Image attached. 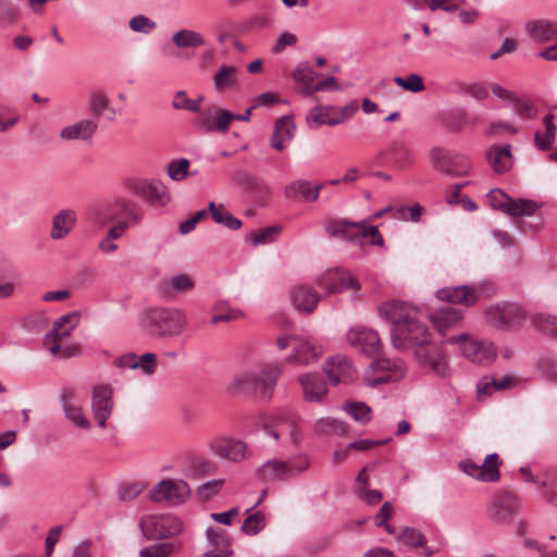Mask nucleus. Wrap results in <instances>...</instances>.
Instances as JSON below:
<instances>
[{
	"mask_svg": "<svg viewBox=\"0 0 557 557\" xmlns=\"http://www.w3.org/2000/svg\"><path fill=\"white\" fill-rule=\"evenodd\" d=\"M525 29L539 42H547L557 36V23L547 20L529 22Z\"/></svg>",
	"mask_w": 557,
	"mask_h": 557,
	"instance_id": "72a5a7b5",
	"label": "nucleus"
},
{
	"mask_svg": "<svg viewBox=\"0 0 557 557\" xmlns=\"http://www.w3.org/2000/svg\"><path fill=\"white\" fill-rule=\"evenodd\" d=\"M140 529L148 540L166 539L180 534L183 523L172 515H148L141 518Z\"/></svg>",
	"mask_w": 557,
	"mask_h": 557,
	"instance_id": "9d476101",
	"label": "nucleus"
},
{
	"mask_svg": "<svg viewBox=\"0 0 557 557\" xmlns=\"http://www.w3.org/2000/svg\"><path fill=\"white\" fill-rule=\"evenodd\" d=\"M208 210L216 224L236 231L243 225L242 221L235 218L223 205H216L214 201L208 203Z\"/></svg>",
	"mask_w": 557,
	"mask_h": 557,
	"instance_id": "f704fd0d",
	"label": "nucleus"
},
{
	"mask_svg": "<svg viewBox=\"0 0 557 557\" xmlns=\"http://www.w3.org/2000/svg\"><path fill=\"white\" fill-rule=\"evenodd\" d=\"M333 110V108H329V107H315L313 108L309 115H308V120L312 123H314L315 125H322V124H327V125H338L341 123H343L345 121V116L344 117H335V116H331V111Z\"/></svg>",
	"mask_w": 557,
	"mask_h": 557,
	"instance_id": "c03bdc74",
	"label": "nucleus"
},
{
	"mask_svg": "<svg viewBox=\"0 0 557 557\" xmlns=\"http://www.w3.org/2000/svg\"><path fill=\"white\" fill-rule=\"evenodd\" d=\"M389 151L392 161L398 169H406L414 162L413 151L403 144H393Z\"/></svg>",
	"mask_w": 557,
	"mask_h": 557,
	"instance_id": "37998d69",
	"label": "nucleus"
},
{
	"mask_svg": "<svg viewBox=\"0 0 557 557\" xmlns=\"http://www.w3.org/2000/svg\"><path fill=\"white\" fill-rule=\"evenodd\" d=\"M283 370L284 364L280 362L267 363L258 371L240 369L225 384V393L231 397L258 396L271 399Z\"/></svg>",
	"mask_w": 557,
	"mask_h": 557,
	"instance_id": "7ed1b4c3",
	"label": "nucleus"
},
{
	"mask_svg": "<svg viewBox=\"0 0 557 557\" xmlns=\"http://www.w3.org/2000/svg\"><path fill=\"white\" fill-rule=\"evenodd\" d=\"M446 343L460 344L463 357L480 366L491 364L497 356V348L493 343L471 338L465 333L448 337Z\"/></svg>",
	"mask_w": 557,
	"mask_h": 557,
	"instance_id": "6e6552de",
	"label": "nucleus"
},
{
	"mask_svg": "<svg viewBox=\"0 0 557 557\" xmlns=\"http://www.w3.org/2000/svg\"><path fill=\"white\" fill-rule=\"evenodd\" d=\"M502 460L496 453L487 455L480 466L482 468V482H497L500 479L499 467Z\"/></svg>",
	"mask_w": 557,
	"mask_h": 557,
	"instance_id": "ea45409f",
	"label": "nucleus"
},
{
	"mask_svg": "<svg viewBox=\"0 0 557 557\" xmlns=\"http://www.w3.org/2000/svg\"><path fill=\"white\" fill-rule=\"evenodd\" d=\"M114 408L113 388L110 384H99L91 392V411L97 424L106 429L107 420Z\"/></svg>",
	"mask_w": 557,
	"mask_h": 557,
	"instance_id": "f3484780",
	"label": "nucleus"
},
{
	"mask_svg": "<svg viewBox=\"0 0 557 557\" xmlns=\"http://www.w3.org/2000/svg\"><path fill=\"white\" fill-rule=\"evenodd\" d=\"M265 527V517L261 511L248 515L242 524V531L247 535H257Z\"/></svg>",
	"mask_w": 557,
	"mask_h": 557,
	"instance_id": "09e8293b",
	"label": "nucleus"
},
{
	"mask_svg": "<svg viewBox=\"0 0 557 557\" xmlns=\"http://www.w3.org/2000/svg\"><path fill=\"white\" fill-rule=\"evenodd\" d=\"M288 429L289 441L297 445L301 441V428L297 414L289 409H282L277 411L272 418V424L264 425V431L274 440L282 436V429Z\"/></svg>",
	"mask_w": 557,
	"mask_h": 557,
	"instance_id": "2eb2a0df",
	"label": "nucleus"
},
{
	"mask_svg": "<svg viewBox=\"0 0 557 557\" xmlns=\"http://www.w3.org/2000/svg\"><path fill=\"white\" fill-rule=\"evenodd\" d=\"M206 537L210 545L221 548H230L231 539L228 534L219 528H208Z\"/></svg>",
	"mask_w": 557,
	"mask_h": 557,
	"instance_id": "13d9d810",
	"label": "nucleus"
},
{
	"mask_svg": "<svg viewBox=\"0 0 557 557\" xmlns=\"http://www.w3.org/2000/svg\"><path fill=\"white\" fill-rule=\"evenodd\" d=\"M189 165V160L186 158L172 160L168 164V174L173 181L180 182L187 176Z\"/></svg>",
	"mask_w": 557,
	"mask_h": 557,
	"instance_id": "4d7b16f0",
	"label": "nucleus"
},
{
	"mask_svg": "<svg viewBox=\"0 0 557 557\" xmlns=\"http://www.w3.org/2000/svg\"><path fill=\"white\" fill-rule=\"evenodd\" d=\"M487 160L496 173H505L512 165V154L510 145H493L486 151Z\"/></svg>",
	"mask_w": 557,
	"mask_h": 557,
	"instance_id": "c85d7f7f",
	"label": "nucleus"
},
{
	"mask_svg": "<svg viewBox=\"0 0 557 557\" xmlns=\"http://www.w3.org/2000/svg\"><path fill=\"white\" fill-rule=\"evenodd\" d=\"M145 488V483H132L120 488L119 497L121 500H132L139 496Z\"/></svg>",
	"mask_w": 557,
	"mask_h": 557,
	"instance_id": "338daca9",
	"label": "nucleus"
},
{
	"mask_svg": "<svg viewBox=\"0 0 557 557\" xmlns=\"http://www.w3.org/2000/svg\"><path fill=\"white\" fill-rule=\"evenodd\" d=\"M302 387L304 398L307 401L321 403L327 394V384L319 373H306L298 377Z\"/></svg>",
	"mask_w": 557,
	"mask_h": 557,
	"instance_id": "b1692460",
	"label": "nucleus"
},
{
	"mask_svg": "<svg viewBox=\"0 0 557 557\" xmlns=\"http://www.w3.org/2000/svg\"><path fill=\"white\" fill-rule=\"evenodd\" d=\"M141 327L153 338H171L181 335L187 324L185 314L172 308H149L141 318Z\"/></svg>",
	"mask_w": 557,
	"mask_h": 557,
	"instance_id": "20e7f679",
	"label": "nucleus"
},
{
	"mask_svg": "<svg viewBox=\"0 0 557 557\" xmlns=\"http://www.w3.org/2000/svg\"><path fill=\"white\" fill-rule=\"evenodd\" d=\"M433 168L450 176H463L469 174L471 161L465 154H451L442 148H433L431 151Z\"/></svg>",
	"mask_w": 557,
	"mask_h": 557,
	"instance_id": "4468645a",
	"label": "nucleus"
},
{
	"mask_svg": "<svg viewBox=\"0 0 557 557\" xmlns=\"http://www.w3.org/2000/svg\"><path fill=\"white\" fill-rule=\"evenodd\" d=\"M405 363L400 359L380 357L374 359L364 375V382L370 387H376L387 382H397L405 376Z\"/></svg>",
	"mask_w": 557,
	"mask_h": 557,
	"instance_id": "1a4fd4ad",
	"label": "nucleus"
},
{
	"mask_svg": "<svg viewBox=\"0 0 557 557\" xmlns=\"http://www.w3.org/2000/svg\"><path fill=\"white\" fill-rule=\"evenodd\" d=\"M513 383V377L505 375L500 379L484 376L476 386L479 394H491L493 391H503Z\"/></svg>",
	"mask_w": 557,
	"mask_h": 557,
	"instance_id": "79ce46f5",
	"label": "nucleus"
},
{
	"mask_svg": "<svg viewBox=\"0 0 557 557\" xmlns=\"http://www.w3.org/2000/svg\"><path fill=\"white\" fill-rule=\"evenodd\" d=\"M281 231L282 228L278 225L268 226L250 234L248 240L252 246L268 245L277 239Z\"/></svg>",
	"mask_w": 557,
	"mask_h": 557,
	"instance_id": "a18cd8bd",
	"label": "nucleus"
},
{
	"mask_svg": "<svg viewBox=\"0 0 557 557\" xmlns=\"http://www.w3.org/2000/svg\"><path fill=\"white\" fill-rule=\"evenodd\" d=\"M166 284L176 292H186L191 289L194 286L191 278L186 274H178L172 276L171 278H169Z\"/></svg>",
	"mask_w": 557,
	"mask_h": 557,
	"instance_id": "774afa93",
	"label": "nucleus"
},
{
	"mask_svg": "<svg viewBox=\"0 0 557 557\" xmlns=\"http://www.w3.org/2000/svg\"><path fill=\"white\" fill-rule=\"evenodd\" d=\"M347 342L356 350L373 356L380 351L381 339L376 331L364 326H356L347 332Z\"/></svg>",
	"mask_w": 557,
	"mask_h": 557,
	"instance_id": "412c9836",
	"label": "nucleus"
},
{
	"mask_svg": "<svg viewBox=\"0 0 557 557\" xmlns=\"http://www.w3.org/2000/svg\"><path fill=\"white\" fill-rule=\"evenodd\" d=\"M397 539L403 544L412 548L424 547L426 543V537L420 531L410 527L404 528Z\"/></svg>",
	"mask_w": 557,
	"mask_h": 557,
	"instance_id": "de8ad7c7",
	"label": "nucleus"
},
{
	"mask_svg": "<svg viewBox=\"0 0 557 557\" xmlns=\"http://www.w3.org/2000/svg\"><path fill=\"white\" fill-rule=\"evenodd\" d=\"M397 86L411 92H420L424 90L423 78L419 74H409L406 77L397 76L394 78Z\"/></svg>",
	"mask_w": 557,
	"mask_h": 557,
	"instance_id": "864d4df0",
	"label": "nucleus"
},
{
	"mask_svg": "<svg viewBox=\"0 0 557 557\" xmlns=\"http://www.w3.org/2000/svg\"><path fill=\"white\" fill-rule=\"evenodd\" d=\"M214 455L232 462H240L248 456V447L245 442L228 437L216 438L211 443Z\"/></svg>",
	"mask_w": 557,
	"mask_h": 557,
	"instance_id": "4be33fe9",
	"label": "nucleus"
},
{
	"mask_svg": "<svg viewBox=\"0 0 557 557\" xmlns=\"http://www.w3.org/2000/svg\"><path fill=\"white\" fill-rule=\"evenodd\" d=\"M310 460L306 455H297L288 460L270 459L259 469L258 475L264 482L287 481L308 470Z\"/></svg>",
	"mask_w": 557,
	"mask_h": 557,
	"instance_id": "423d86ee",
	"label": "nucleus"
},
{
	"mask_svg": "<svg viewBox=\"0 0 557 557\" xmlns=\"http://www.w3.org/2000/svg\"><path fill=\"white\" fill-rule=\"evenodd\" d=\"M131 191L140 196L151 206L164 207L170 201L166 186L157 181L134 180L128 183Z\"/></svg>",
	"mask_w": 557,
	"mask_h": 557,
	"instance_id": "aec40b11",
	"label": "nucleus"
},
{
	"mask_svg": "<svg viewBox=\"0 0 557 557\" xmlns=\"http://www.w3.org/2000/svg\"><path fill=\"white\" fill-rule=\"evenodd\" d=\"M293 352L285 359L287 363L308 366L317 361L322 355V348L309 337L293 335Z\"/></svg>",
	"mask_w": 557,
	"mask_h": 557,
	"instance_id": "a211bd4d",
	"label": "nucleus"
},
{
	"mask_svg": "<svg viewBox=\"0 0 557 557\" xmlns=\"http://www.w3.org/2000/svg\"><path fill=\"white\" fill-rule=\"evenodd\" d=\"M541 205L531 199H512L509 198L505 207V213L511 216H531L536 213Z\"/></svg>",
	"mask_w": 557,
	"mask_h": 557,
	"instance_id": "c9c22d12",
	"label": "nucleus"
},
{
	"mask_svg": "<svg viewBox=\"0 0 557 557\" xmlns=\"http://www.w3.org/2000/svg\"><path fill=\"white\" fill-rule=\"evenodd\" d=\"M294 79L300 84H313L319 74L309 65L300 63L294 70Z\"/></svg>",
	"mask_w": 557,
	"mask_h": 557,
	"instance_id": "e2e57ef3",
	"label": "nucleus"
},
{
	"mask_svg": "<svg viewBox=\"0 0 557 557\" xmlns=\"http://www.w3.org/2000/svg\"><path fill=\"white\" fill-rule=\"evenodd\" d=\"M214 88L222 91L233 88L237 84V67L233 65H221L213 77Z\"/></svg>",
	"mask_w": 557,
	"mask_h": 557,
	"instance_id": "58836bf2",
	"label": "nucleus"
},
{
	"mask_svg": "<svg viewBox=\"0 0 557 557\" xmlns=\"http://www.w3.org/2000/svg\"><path fill=\"white\" fill-rule=\"evenodd\" d=\"M325 232L332 237L351 243H360L362 238H370V244L373 246H383L384 244L377 226H369L366 221L330 220L325 223Z\"/></svg>",
	"mask_w": 557,
	"mask_h": 557,
	"instance_id": "39448f33",
	"label": "nucleus"
},
{
	"mask_svg": "<svg viewBox=\"0 0 557 557\" xmlns=\"http://www.w3.org/2000/svg\"><path fill=\"white\" fill-rule=\"evenodd\" d=\"M172 41L174 46L180 49L198 48L206 44V40L200 33L187 28L174 33Z\"/></svg>",
	"mask_w": 557,
	"mask_h": 557,
	"instance_id": "4c0bfd02",
	"label": "nucleus"
},
{
	"mask_svg": "<svg viewBox=\"0 0 557 557\" xmlns=\"http://www.w3.org/2000/svg\"><path fill=\"white\" fill-rule=\"evenodd\" d=\"M78 322L77 312L66 313L53 322L52 329L45 336V346L53 356L61 351L60 342L72 334Z\"/></svg>",
	"mask_w": 557,
	"mask_h": 557,
	"instance_id": "dca6fc26",
	"label": "nucleus"
},
{
	"mask_svg": "<svg viewBox=\"0 0 557 557\" xmlns=\"http://www.w3.org/2000/svg\"><path fill=\"white\" fill-rule=\"evenodd\" d=\"M379 314L392 323V344L397 349H416L431 337L413 306L396 300L386 301L379 307Z\"/></svg>",
	"mask_w": 557,
	"mask_h": 557,
	"instance_id": "f03ea898",
	"label": "nucleus"
},
{
	"mask_svg": "<svg viewBox=\"0 0 557 557\" xmlns=\"http://www.w3.org/2000/svg\"><path fill=\"white\" fill-rule=\"evenodd\" d=\"M114 366L121 369H140L146 375H151L157 369V356L153 352H146L138 357L135 354H126L113 361Z\"/></svg>",
	"mask_w": 557,
	"mask_h": 557,
	"instance_id": "393cba45",
	"label": "nucleus"
},
{
	"mask_svg": "<svg viewBox=\"0 0 557 557\" xmlns=\"http://www.w3.org/2000/svg\"><path fill=\"white\" fill-rule=\"evenodd\" d=\"M324 184H312L306 180H298L285 187V195L287 198H293L296 195H301L304 200L314 202L318 200L320 190Z\"/></svg>",
	"mask_w": 557,
	"mask_h": 557,
	"instance_id": "473e14b6",
	"label": "nucleus"
},
{
	"mask_svg": "<svg viewBox=\"0 0 557 557\" xmlns=\"http://www.w3.org/2000/svg\"><path fill=\"white\" fill-rule=\"evenodd\" d=\"M315 431L320 433H337L344 434L347 431V426L344 422L333 418H322L315 423Z\"/></svg>",
	"mask_w": 557,
	"mask_h": 557,
	"instance_id": "5fc2aeb1",
	"label": "nucleus"
},
{
	"mask_svg": "<svg viewBox=\"0 0 557 557\" xmlns=\"http://www.w3.org/2000/svg\"><path fill=\"white\" fill-rule=\"evenodd\" d=\"M324 370L327 377L334 385H337L344 380L351 379L354 374V369L350 362L343 356L330 358Z\"/></svg>",
	"mask_w": 557,
	"mask_h": 557,
	"instance_id": "7c9ffc66",
	"label": "nucleus"
},
{
	"mask_svg": "<svg viewBox=\"0 0 557 557\" xmlns=\"http://www.w3.org/2000/svg\"><path fill=\"white\" fill-rule=\"evenodd\" d=\"M436 297L450 304L473 306L480 298L478 290L468 285L444 287L436 292Z\"/></svg>",
	"mask_w": 557,
	"mask_h": 557,
	"instance_id": "5701e85b",
	"label": "nucleus"
},
{
	"mask_svg": "<svg viewBox=\"0 0 557 557\" xmlns=\"http://www.w3.org/2000/svg\"><path fill=\"white\" fill-rule=\"evenodd\" d=\"M62 409L65 418L70 420L72 423H74L76 426L84 430L90 429L91 423L88 420V418L84 414L83 408L81 406L73 404Z\"/></svg>",
	"mask_w": 557,
	"mask_h": 557,
	"instance_id": "8fccbe9b",
	"label": "nucleus"
},
{
	"mask_svg": "<svg viewBox=\"0 0 557 557\" xmlns=\"http://www.w3.org/2000/svg\"><path fill=\"white\" fill-rule=\"evenodd\" d=\"M355 493L361 500H363L368 505H376L383 498V495L380 491L369 490L367 486L356 487Z\"/></svg>",
	"mask_w": 557,
	"mask_h": 557,
	"instance_id": "69168bd1",
	"label": "nucleus"
},
{
	"mask_svg": "<svg viewBox=\"0 0 557 557\" xmlns=\"http://www.w3.org/2000/svg\"><path fill=\"white\" fill-rule=\"evenodd\" d=\"M521 510V500L512 492L497 491L491 498L487 507L488 520L497 525H507Z\"/></svg>",
	"mask_w": 557,
	"mask_h": 557,
	"instance_id": "0eeeda50",
	"label": "nucleus"
},
{
	"mask_svg": "<svg viewBox=\"0 0 557 557\" xmlns=\"http://www.w3.org/2000/svg\"><path fill=\"white\" fill-rule=\"evenodd\" d=\"M77 222L76 212L72 209L60 210L52 218L50 237L54 240L65 238L75 227Z\"/></svg>",
	"mask_w": 557,
	"mask_h": 557,
	"instance_id": "bb28decb",
	"label": "nucleus"
},
{
	"mask_svg": "<svg viewBox=\"0 0 557 557\" xmlns=\"http://www.w3.org/2000/svg\"><path fill=\"white\" fill-rule=\"evenodd\" d=\"M553 119H554L553 114L545 115L543 119L545 132L544 133L536 132L534 134L535 146L537 149H540L542 151L549 150L553 147L554 141H555L557 127H556L555 123L553 122Z\"/></svg>",
	"mask_w": 557,
	"mask_h": 557,
	"instance_id": "e433bc0d",
	"label": "nucleus"
},
{
	"mask_svg": "<svg viewBox=\"0 0 557 557\" xmlns=\"http://www.w3.org/2000/svg\"><path fill=\"white\" fill-rule=\"evenodd\" d=\"M534 324L543 333L557 336V317L540 313L534 318Z\"/></svg>",
	"mask_w": 557,
	"mask_h": 557,
	"instance_id": "052dcab7",
	"label": "nucleus"
},
{
	"mask_svg": "<svg viewBox=\"0 0 557 557\" xmlns=\"http://www.w3.org/2000/svg\"><path fill=\"white\" fill-rule=\"evenodd\" d=\"M223 479H215L201 484L200 486H198L196 492L198 498L203 502L209 500L210 498L220 493V491L223 487Z\"/></svg>",
	"mask_w": 557,
	"mask_h": 557,
	"instance_id": "6e6d98bb",
	"label": "nucleus"
},
{
	"mask_svg": "<svg viewBox=\"0 0 557 557\" xmlns=\"http://www.w3.org/2000/svg\"><path fill=\"white\" fill-rule=\"evenodd\" d=\"M110 109V99L108 95L102 90H94L89 95L88 111L90 115L96 120L100 117L104 111Z\"/></svg>",
	"mask_w": 557,
	"mask_h": 557,
	"instance_id": "a19ab883",
	"label": "nucleus"
},
{
	"mask_svg": "<svg viewBox=\"0 0 557 557\" xmlns=\"http://www.w3.org/2000/svg\"><path fill=\"white\" fill-rule=\"evenodd\" d=\"M295 133V123L292 116L284 115L277 119L274 123L273 134L270 139V145L273 149L282 151L286 143H289Z\"/></svg>",
	"mask_w": 557,
	"mask_h": 557,
	"instance_id": "cd10ccee",
	"label": "nucleus"
},
{
	"mask_svg": "<svg viewBox=\"0 0 557 557\" xmlns=\"http://www.w3.org/2000/svg\"><path fill=\"white\" fill-rule=\"evenodd\" d=\"M191 495L189 485L183 480L164 479L153 486L149 497L153 503L177 506L186 503Z\"/></svg>",
	"mask_w": 557,
	"mask_h": 557,
	"instance_id": "9b49d317",
	"label": "nucleus"
},
{
	"mask_svg": "<svg viewBox=\"0 0 557 557\" xmlns=\"http://www.w3.org/2000/svg\"><path fill=\"white\" fill-rule=\"evenodd\" d=\"M235 120V114L223 109H214L212 111L213 132L218 131L226 133L230 128L232 121Z\"/></svg>",
	"mask_w": 557,
	"mask_h": 557,
	"instance_id": "3c124183",
	"label": "nucleus"
},
{
	"mask_svg": "<svg viewBox=\"0 0 557 557\" xmlns=\"http://www.w3.org/2000/svg\"><path fill=\"white\" fill-rule=\"evenodd\" d=\"M318 285L329 294L341 293L347 288L355 292L360 289L358 280L347 270L339 268L325 271L318 278Z\"/></svg>",
	"mask_w": 557,
	"mask_h": 557,
	"instance_id": "6ab92c4d",
	"label": "nucleus"
},
{
	"mask_svg": "<svg viewBox=\"0 0 557 557\" xmlns=\"http://www.w3.org/2000/svg\"><path fill=\"white\" fill-rule=\"evenodd\" d=\"M157 27V24L145 15H136L129 21V28L136 33L149 34Z\"/></svg>",
	"mask_w": 557,
	"mask_h": 557,
	"instance_id": "680f3d73",
	"label": "nucleus"
},
{
	"mask_svg": "<svg viewBox=\"0 0 557 557\" xmlns=\"http://www.w3.org/2000/svg\"><path fill=\"white\" fill-rule=\"evenodd\" d=\"M413 354L420 364L428 367L437 376L447 377L449 375L447 357L440 345L429 339L425 344L413 349Z\"/></svg>",
	"mask_w": 557,
	"mask_h": 557,
	"instance_id": "ddd939ff",
	"label": "nucleus"
},
{
	"mask_svg": "<svg viewBox=\"0 0 557 557\" xmlns=\"http://www.w3.org/2000/svg\"><path fill=\"white\" fill-rule=\"evenodd\" d=\"M379 314L392 323V344L397 349H416L431 337L413 306L396 300L386 301L379 307Z\"/></svg>",
	"mask_w": 557,
	"mask_h": 557,
	"instance_id": "f257e3e1",
	"label": "nucleus"
},
{
	"mask_svg": "<svg viewBox=\"0 0 557 557\" xmlns=\"http://www.w3.org/2000/svg\"><path fill=\"white\" fill-rule=\"evenodd\" d=\"M486 321L496 329H510L519 325L525 317L524 310L517 304L503 302L490 306L485 310Z\"/></svg>",
	"mask_w": 557,
	"mask_h": 557,
	"instance_id": "f8f14e48",
	"label": "nucleus"
},
{
	"mask_svg": "<svg viewBox=\"0 0 557 557\" xmlns=\"http://www.w3.org/2000/svg\"><path fill=\"white\" fill-rule=\"evenodd\" d=\"M292 301L297 310L311 313L320 301V296L312 288L301 285L292 290Z\"/></svg>",
	"mask_w": 557,
	"mask_h": 557,
	"instance_id": "2f4dec72",
	"label": "nucleus"
},
{
	"mask_svg": "<svg viewBox=\"0 0 557 557\" xmlns=\"http://www.w3.org/2000/svg\"><path fill=\"white\" fill-rule=\"evenodd\" d=\"M345 410L355 421L361 424L368 423L371 419V408L364 403H349L345 406Z\"/></svg>",
	"mask_w": 557,
	"mask_h": 557,
	"instance_id": "603ef678",
	"label": "nucleus"
},
{
	"mask_svg": "<svg viewBox=\"0 0 557 557\" xmlns=\"http://www.w3.org/2000/svg\"><path fill=\"white\" fill-rule=\"evenodd\" d=\"M174 550L173 544L163 542L154 545H150L140 550V557H168Z\"/></svg>",
	"mask_w": 557,
	"mask_h": 557,
	"instance_id": "bf43d9fd",
	"label": "nucleus"
},
{
	"mask_svg": "<svg viewBox=\"0 0 557 557\" xmlns=\"http://www.w3.org/2000/svg\"><path fill=\"white\" fill-rule=\"evenodd\" d=\"M202 97L196 100L189 99L184 90H178L174 94L172 107L175 110H185L188 112H199Z\"/></svg>",
	"mask_w": 557,
	"mask_h": 557,
	"instance_id": "49530a36",
	"label": "nucleus"
},
{
	"mask_svg": "<svg viewBox=\"0 0 557 557\" xmlns=\"http://www.w3.org/2000/svg\"><path fill=\"white\" fill-rule=\"evenodd\" d=\"M98 129L97 120L83 119L73 124L64 126L60 131V138L65 141L90 140Z\"/></svg>",
	"mask_w": 557,
	"mask_h": 557,
	"instance_id": "a878e982",
	"label": "nucleus"
},
{
	"mask_svg": "<svg viewBox=\"0 0 557 557\" xmlns=\"http://www.w3.org/2000/svg\"><path fill=\"white\" fill-rule=\"evenodd\" d=\"M543 496L550 504L557 506V476H547L541 481Z\"/></svg>",
	"mask_w": 557,
	"mask_h": 557,
	"instance_id": "0e129e2a",
	"label": "nucleus"
},
{
	"mask_svg": "<svg viewBox=\"0 0 557 557\" xmlns=\"http://www.w3.org/2000/svg\"><path fill=\"white\" fill-rule=\"evenodd\" d=\"M461 320V311L451 307L438 309L431 315L432 324L442 335H445L449 329L458 325Z\"/></svg>",
	"mask_w": 557,
	"mask_h": 557,
	"instance_id": "c756f323",
	"label": "nucleus"
}]
</instances>
